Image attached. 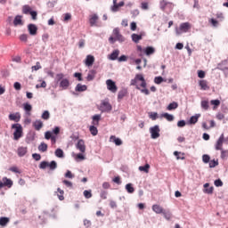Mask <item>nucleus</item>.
Listing matches in <instances>:
<instances>
[{
  "instance_id": "obj_1",
  "label": "nucleus",
  "mask_w": 228,
  "mask_h": 228,
  "mask_svg": "<svg viewBox=\"0 0 228 228\" xmlns=\"http://www.w3.org/2000/svg\"><path fill=\"white\" fill-rule=\"evenodd\" d=\"M55 83L56 85H59L60 88L62 90H67L69 86H70V81L68 78H65L63 73H58L55 76Z\"/></svg>"
},
{
  "instance_id": "obj_2",
  "label": "nucleus",
  "mask_w": 228,
  "mask_h": 228,
  "mask_svg": "<svg viewBox=\"0 0 228 228\" xmlns=\"http://www.w3.org/2000/svg\"><path fill=\"white\" fill-rule=\"evenodd\" d=\"M112 35L113 37L109 38L110 44H115V42L122 44V42H126V38L120 34V29H118V28L113 29Z\"/></svg>"
},
{
  "instance_id": "obj_3",
  "label": "nucleus",
  "mask_w": 228,
  "mask_h": 228,
  "mask_svg": "<svg viewBox=\"0 0 228 228\" xmlns=\"http://www.w3.org/2000/svg\"><path fill=\"white\" fill-rule=\"evenodd\" d=\"M39 168H41V170H45V168H49V170H56V168H58V163L54 160H52L51 162L42 161L39 165Z\"/></svg>"
},
{
  "instance_id": "obj_4",
  "label": "nucleus",
  "mask_w": 228,
  "mask_h": 228,
  "mask_svg": "<svg viewBox=\"0 0 228 228\" xmlns=\"http://www.w3.org/2000/svg\"><path fill=\"white\" fill-rule=\"evenodd\" d=\"M191 29V25L189 22H183L180 25L179 28H175V33L177 36L183 35V33H188Z\"/></svg>"
},
{
  "instance_id": "obj_5",
  "label": "nucleus",
  "mask_w": 228,
  "mask_h": 228,
  "mask_svg": "<svg viewBox=\"0 0 228 228\" xmlns=\"http://www.w3.org/2000/svg\"><path fill=\"white\" fill-rule=\"evenodd\" d=\"M12 129H15L13 133V139L19 140L22 138V126L20 124H13L12 125Z\"/></svg>"
},
{
  "instance_id": "obj_6",
  "label": "nucleus",
  "mask_w": 228,
  "mask_h": 228,
  "mask_svg": "<svg viewBox=\"0 0 228 228\" xmlns=\"http://www.w3.org/2000/svg\"><path fill=\"white\" fill-rule=\"evenodd\" d=\"M160 131H161V130L159 129V126L155 125L154 126H151V127L150 128V133H151V138H152L153 140H156V139L159 138V132H160Z\"/></svg>"
},
{
  "instance_id": "obj_7",
  "label": "nucleus",
  "mask_w": 228,
  "mask_h": 228,
  "mask_svg": "<svg viewBox=\"0 0 228 228\" xmlns=\"http://www.w3.org/2000/svg\"><path fill=\"white\" fill-rule=\"evenodd\" d=\"M107 88L110 90V92H112V94H117V91L118 90V87H117V84L111 79H108L106 81Z\"/></svg>"
},
{
  "instance_id": "obj_8",
  "label": "nucleus",
  "mask_w": 228,
  "mask_h": 228,
  "mask_svg": "<svg viewBox=\"0 0 228 228\" xmlns=\"http://www.w3.org/2000/svg\"><path fill=\"white\" fill-rule=\"evenodd\" d=\"M4 186H7V188H10L11 186H13V182H12L11 179L4 177L2 181H0V189L4 188Z\"/></svg>"
},
{
  "instance_id": "obj_9",
  "label": "nucleus",
  "mask_w": 228,
  "mask_h": 228,
  "mask_svg": "<svg viewBox=\"0 0 228 228\" xmlns=\"http://www.w3.org/2000/svg\"><path fill=\"white\" fill-rule=\"evenodd\" d=\"M28 31L29 35H31L32 37H35V35H37V32L38 31V27H37V25L33 23H30L28 25Z\"/></svg>"
},
{
  "instance_id": "obj_10",
  "label": "nucleus",
  "mask_w": 228,
  "mask_h": 228,
  "mask_svg": "<svg viewBox=\"0 0 228 228\" xmlns=\"http://www.w3.org/2000/svg\"><path fill=\"white\" fill-rule=\"evenodd\" d=\"M111 104H110V102H103L102 103V105L100 106V110L101 111H102L103 113H106L108 111H111Z\"/></svg>"
},
{
  "instance_id": "obj_11",
  "label": "nucleus",
  "mask_w": 228,
  "mask_h": 228,
  "mask_svg": "<svg viewBox=\"0 0 228 228\" xmlns=\"http://www.w3.org/2000/svg\"><path fill=\"white\" fill-rule=\"evenodd\" d=\"M76 147L80 152H86V146L85 145V141L83 139H79L77 143L76 144Z\"/></svg>"
},
{
  "instance_id": "obj_12",
  "label": "nucleus",
  "mask_w": 228,
  "mask_h": 228,
  "mask_svg": "<svg viewBox=\"0 0 228 228\" xmlns=\"http://www.w3.org/2000/svg\"><path fill=\"white\" fill-rule=\"evenodd\" d=\"M118 54H120V50L116 49L110 54L108 55V60L115 61V60H118Z\"/></svg>"
},
{
  "instance_id": "obj_13",
  "label": "nucleus",
  "mask_w": 228,
  "mask_h": 228,
  "mask_svg": "<svg viewBox=\"0 0 228 228\" xmlns=\"http://www.w3.org/2000/svg\"><path fill=\"white\" fill-rule=\"evenodd\" d=\"M136 81H142L141 86L142 88H147V82L145 81V77H143V75L142 74H137L135 76Z\"/></svg>"
},
{
  "instance_id": "obj_14",
  "label": "nucleus",
  "mask_w": 228,
  "mask_h": 228,
  "mask_svg": "<svg viewBox=\"0 0 228 228\" xmlns=\"http://www.w3.org/2000/svg\"><path fill=\"white\" fill-rule=\"evenodd\" d=\"M9 120H12L13 122H20V113L16 112L9 115Z\"/></svg>"
},
{
  "instance_id": "obj_15",
  "label": "nucleus",
  "mask_w": 228,
  "mask_h": 228,
  "mask_svg": "<svg viewBox=\"0 0 228 228\" xmlns=\"http://www.w3.org/2000/svg\"><path fill=\"white\" fill-rule=\"evenodd\" d=\"M224 145V134H222L216 144V151H222V146Z\"/></svg>"
},
{
  "instance_id": "obj_16",
  "label": "nucleus",
  "mask_w": 228,
  "mask_h": 228,
  "mask_svg": "<svg viewBox=\"0 0 228 228\" xmlns=\"http://www.w3.org/2000/svg\"><path fill=\"white\" fill-rule=\"evenodd\" d=\"M124 1H121L118 4H117V0H113V6L111 8L112 12H118V9L121 8V6H124Z\"/></svg>"
},
{
  "instance_id": "obj_17",
  "label": "nucleus",
  "mask_w": 228,
  "mask_h": 228,
  "mask_svg": "<svg viewBox=\"0 0 228 228\" xmlns=\"http://www.w3.org/2000/svg\"><path fill=\"white\" fill-rule=\"evenodd\" d=\"M110 142H112V143H115V145H117V146H120L123 143L122 139H120L115 135H111L110 137Z\"/></svg>"
},
{
  "instance_id": "obj_18",
  "label": "nucleus",
  "mask_w": 228,
  "mask_h": 228,
  "mask_svg": "<svg viewBox=\"0 0 228 228\" xmlns=\"http://www.w3.org/2000/svg\"><path fill=\"white\" fill-rule=\"evenodd\" d=\"M152 211H154V213H156L157 215H161L165 210L163 209V207L155 204L152 206Z\"/></svg>"
},
{
  "instance_id": "obj_19",
  "label": "nucleus",
  "mask_w": 228,
  "mask_h": 228,
  "mask_svg": "<svg viewBox=\"0 0 228 228\" xmlns=\"http://www.w3.org/2000/svg\"><path fill=\"white\" fill-rule=\"evenodd\" d=\"M94 61H95V57L94 55H87L86 59V65L87 67H92L94 65Z\"/></svg>"
},
{
  "instance_id": "obj_20",
  "label": "nucleus",
  "mask_w": 228,
  "mask_h": 228,
  "mask_svg": "<svg viewBox=\"0 0 228 228\" xmlns=\"http://www.w3.org/2000/svg\"><path fill=\"white\" fill-rule=\"evenodd\" d=\"M167 6H172V3L167 2V0H161L159 3L160 10H162V12H165Z\"/></svg>"
},
{
  "instance_id": "obj_21",
  "label": "nucleus",
  "mask_w": 228,
  "mask_h": 228,
  "mask_svg": "<svg viewBox=\"0 0 228 228\" xmlns=\"http://www.w3.org/2000/svg\"><path fill=\"white\" fill-rule=\"evenodd\" d=\"M199 118H200V114H196L194 116H191L188 121V124L195 125L197 124V122H199Z\"/></svg>"
},
{
  "instance_id": "obj_22",
  "label": "nucleus",
  "mask_w": 228,
  "mask_h": 228,
  "mask_svg": "<svg viewBox=\"0 0 228 228\" xmlns=\"http://www.w3.org/2000/svg\"><path fill=\"white\" fill-rule=\"evenodd\" d=\"M215 188L213 186L209 187V183L204 184V193H208V195H212Z\"/></svg>"
},
{
  "instance_id": "obj_23",
  "label": "nucleus",
  "mask_w": 228,
  "mask_h": 228,
  "mask_svg": "<svg viewBox=\"0 0 228 228\" xmlns=\"http://www.w3.org/2000/svg\"><path fill=\"white\" fill-rule=\"evenodd\" d=\"M33 126L36 129V131H40V129L44 127V123L42 122V120H36L33 123Z\"/></svg>"
},
{
  "instance_id": "obj_24",
  "label": "nucleus",
  "mask_w": 228,
  "mask_h": 228,
  "mask_svg": "<svg viewBox=\"0 0 228 228\" xmlns=\"http://www.w3.org/2000/svg\"><path fill=\"white\" fill-rule=\"evenodd\" d=\"M143 53H145L146 56H151V54H154L156 53V49L152 46H147L144 50Z\"/></svg>"
},
{
  "instance_id": "obj_25",
  "label": "nucleus",
  "mask_w": 228,
  "mask_h": 228,
  "mask_svg": "<svg viewBox=\"0 0 228 228\" xmlns=\"http://www.w3.org/2000/svg\"><path fill=\"white\" fill-rule=\"evenodd\" d=\"M125 95H127V89L123 88L118 94V101H122V99H124Z\"/></svg>"
},
{
  "instance_id": "obj_26",
  "label": "nucleus",
  "mask_w": 228,
  "mask_h": 228,
  "mask_svg": "<svg viewBox=\"0 0 228 228\" xmlns=\"http://www.w3.org/2000/svg\"><path fill=\"white\" fill-rule=\"evenodd\" d=\"M97 20H99V16H97V14H94L93 16H91L89 20L90 26H96Z\"/></svg>"
},
{
  "instance_id": "obj_27",
  "label": "nucleus",
  "mask_w": 228,
  "mask_h": 228,
  "mask_svg": "<svg viewBox=\"0 0 228 228\" xmlns=\"http://www.w3.org/2000/svg\"><path fill=\"white\" fill-rule=\"evenodd\" d=\"M95 74H97V71H95V69L90 70L86 77L87 81H94V79H95Z\"/></svg>"
},
{
  "instance_id": "obj_28",
  "label": "nucleus",
  "mask_w": 228,
  "mask_h": 228,
  "mask_svg": "<svg viewBox=\"0 0 228 228\" xmlns=\"http://www.w3.org/2000/svg\"><path fill=\"white\" fill-rule=\"evenodd\" d=\"M87 89L88 87L86 86V85H81V84H77V86L75 87L76 92H86Z\"/></svg>"
},
{
  "instance_id": "obj_29",
  "label": "nucleus",
  "mask_w": 228,
  "mask_h": 228,
  "mask_svg": "<svg viewBox=\"0 0 228 228\" xmlns=\"http://www.w3.org/2000/svg\"><path fill=\"white\" fill-rule=\"evenodd\" d=\"M22 16L20 15H17L15 18H14V20H13V25L14 26H22Z\"/></svg>"
},
{
  "instance_id": "obj_30",
  "label": "nucleus",
  "mask_w": 228,
  "mask_h": 228,
  "mask_svg": "<svg viewBox=\"0 0 228 228\" xmlns=\"http://www.w3.org/2000/svg\"><path fill=\"white\" fill-rule=\"evenodd\" d=\"M23 108H24V110L26 111V114L28 115L29 117V115H31V110H33V107L31 106V104L24 103Z\"/></svg>"
},
{
  "instance_id": "obj_31",
  "label": "nucleus",
  "mask_w": 228,
  "mask_h": 228,
  "mask_svg": "<svg viewBox=\"0 0 228 228\" xmlns=\"http://www.w3.org/2000/svg\"><path fill=\"white\" fill-rule=\"evenodd\" d=\"M28 152V148L26 147H20L18 149V156L22 158V156H26V153Z\"/></svg>"
},
{
  "instance_id": "obj_32",
  "label": "nucleus",
  "mask_w": 228,
  "mask_h": 228,
  "mask_svg": "<svg viewBox=\"0 0 228 228\" xmlns=\"http://www.w3.org/2000/svg\"><path fill=\"white\" fill-rule=\"evenodd\" d=\"M161 117L163 118H167L168 122H174L175 118H174V115H172V114L165 112V113L161 114Z\"/></svg>"
},
{
  "instance_id": "obj_33",
  "label": "nucleus",
  "mask_w": 228,
  "mask_h": 228,
  "mask_svg": "<svg viewBox=\"0 0 228 228\" xmlns=\"http://www.w3.org/2000/svg\"><path fill=\"white\" fill-rule=\"evenodd\" d=\"M200 86L201 90H209V86H208L207 80H200Z\"/></svg>"
},
{
  "instance_id": "obj_34",
  "label": "nucleus",
  "mask_w": 228,
  "mask_h": 228,
  "mask_svg": "<svg viewBox=\"0 0 228 228\" xmlns=\"http://www.w3.org/2000/svg\"><path fill=\"white\" fill-rule=\"evenodd\" d=\"M178 107H179V104L175 102H173L168 104L167 110H168V111H172V110H177Z\"/></svg>"
},
{
  "instance_id": "obj_35",
  "label": "nucleus",
  "mask_w": 228,
  "mask_h": 228,
  "mask_svg": "<svg viewBox=\"0 0 228 228\" xmlns=\"http://www.w3.org/2000/svg\"><path fill=\"white\" fill-rule=\"evenodd\" d=\"M89 131L91 133V134H93V136H97L99 130H97V127L95 126V125H93L89 127Z\"/></svg>"
},
{
  "instance_id": "obj_36",
  "label": "nucleus",
  "mask_w": 228,
  "mask_h": 228,
  "mask_svg": "<svg viewBox=\"0 0 228 228\" xmlns=\"http://www.w3.org/2000/svg\"><path fill=\"white\" fill-rule=\"evenodd\" d=\"M9 223H10V218H8V217H0V225L2 227H4Z\"/></svg>"
},
{
  "instance_id": "obj_37",
  "label": "nucleus",
  "mask_w": 228,
  "mask_h": 228,
  "mask_svg": "<svg viewBox=\"0 0 228 228\" xmlns=\"http://www.w3.org/2000/svg\"><path fill=\"white\" fill-rule=\"evenodd\" d=\"M31 12L33 11L31 10V7L29 5H23L22 13H24L25 15H28V13H31Z\"/></svg>"
},
{
  "instance_id": "obj_38",
  "label": "nucleus",
  "mask_w": 228,
  "mask_h": 228,
  "mask_svg": "<svg viewBox=\"0 0 228 228\" xmlns=\"http://www.w3.org/2000/svg\"><path fill=\"white\" fill-rule=\"evenodd\" d=\"M38 151H40V152H47V143L41 142L38 146Z\"/></svg>"
},
{
  "instance_id": "obj_39",
  "label": "nucleus",
  "mask_w": 228,
  "mask_h": 228,
  "mask_svg": "<svg viewBox=\"0 0 228 228\" xmlns=\"http://www.w3.org/2000/svg\"><path fill=\"white\" fill-rule=\"evenodd\" d=\"M132 40H133V42H134L135 44H138V42H140V40H142V35L132 34Z\"/></svg>"
},
{
  "instance_id": "obj_40",
  "label": "nucleus",
  "mask_w": 228,
  "mask_h": 228,
  "mask_svg": "<svg viewBox=\"0 0 228 228\" xmlns=\"http://www.w3.org/2000/svg\"><path fill=\"white\" fill-rule=\"evenodd\" d=\"M99 120H101V115L96 114L93 116V126H98Z\"/></svg>"
},
{
  "instance_id": "obj_41",
  "label": "nucleus",
  "mask_w": 228,
  "mask_h": 228,
  "mask_svg": "<svg viewBox=\"0 0 228 228\" xmlns=\"http://www.w3.org/2000/svg\"><path fill=\"white\" fill-rule=\"evenodd\" d=\"M56 193L59 200H65V197L63 196V193H64L63 190H61L60 188H58Z\"/></svg>"
},
{
  "instance_id": "obj_42",
  "label": "nucleus",
  "mask_w": 228,
  "mask_h": 228,
  "mask_svg": "<svg viewBox=\"0 0 228 228\" xmlns=\"http://www.w3.org/2000/svg\"><path fill=\"white\" fill-rule=\"evenodd\" d=\"M41 118H43V120H49V118H51V113H49V110H45L41 116Z\"/></svg>"
},
{
  "instance_id": "obj_43",
  "label": "nucleus",
  "mask_w": 228,
  "mask_h": 228,
  "mask_svg": "<svg viewBox=\"0 0 228 228\" xmlns=\"http://www.w3.org/2000/svg\"><path fill=\"white\" fill-rule=\"evenodd\" d=\"M55 156L56 158H65V155L63 153V150L58 148L56 151H55Z\"/></svg>"
},
{
  "instance_id": "obj_44",
  "label": "nucleus",
  "mask_w": 228,
  "mask_h": 228,
  "mask_svg": "<svg viewBox=\"0 0 228 228\" xmlns=\"http://www.w3.org/2000/svg\"><path fill=\"white\" fill-rule=\"evenodd\" d=\"M126 190L127 193H134V187H133V183H127L126 185Z\"/></svg>"
},
{
  "instance_id": "obj_45",
  "label": "nucleus",
  "mask_w": 228,
  "mask_h": 228,
  "mask_svg": "<svg viewBox=\"0 0 228 228\" xmlns=\"http://www.w3.org/2000/svg\"><path fill=\"white\" fill-rule=\"evenodd\" d=\"M162 215L164 218H166V220H171L172 218V213H170V211L164 210V212H162Z\"/></svg>"
},
{
  "instance_id": "obj_46",
  "label": "nucleus",
  "mask_w": 228,
  "mask_h": 228,
  "mask_svg": "<svg viewBox=\"0 0 228 228\" xmlns=\"http://www.w3.org/2000/svg\"><path fill=\"white\" fill-rule=\"evenodd\" d=\"M149 168H151V165L145 164V166L139 167V170L141 172H149Z\"/></svg>"
},
{
  "instance_id": "obj_47",
  "label": "nucleus",
  "mask_w": 228,
  "mask_h": 228,
  "mask_svg": "<svg viewBox=\"0 0 228 228\" xmlns=\"http://www.w3.org/2000/svg\"><path fill=\"white\" fill-rule=\"evenodd\" d=\"M221 158L222 159H225L228 158V150H221Z\"/></svg>"
},
{
  "instance_id": "obj_48",
  "label": "nucleus",
  "mask_w": 228,
  "mask_h": 228,
  "mask_svg": "<svg viewBox=\"0 0 228 228\" xmlns=\"http://www.w3.org/2000/svg\"><path fill=\"white\" fill-rule=\"evenodd\" d=\"M202 161L203 163H209L211 161V157H209L208 154H204L202 156Z\"/></svg>"
},
{
  "instance_id": "obj_49",
  "label": "nucleus",
  "mask_w": 228,
  "mask_h": 228,
  "mask_svg": "<svg viewBox=\"0 0 228 228\" xmlns=\"http://www.w3.org/2000/svg\"><path fill=\"white\" fill-rule=\"evenodd\" d=\"M163 81H165L163 79V77H156L154 78V83H156V85H161L163 83Z\"/></svg>"
},
{
  "instance_id": "obj_50",
  "label": "nucleus",
  "mask_w": 228,
  "mask_h": 228,
  "mask_svg": "<svg viewBox=\"0 0 228 228\" xmlns=\"http://www.w3.org/2000/svg\"><path fill=\"white\" fill-rule=\"evenodd\" d=\"M208 163H209L210 168H215V167H218V160L213 159V160H210V162Z\"/></svg>"
},
{
  "instance_id": "obj_51",
  "label": "nucleus",
  "mask_w": 228,
  "mask_h": 228,
  "mask_svg": "<svg viewBox=\"0 0 228 228\" xmlns=\"http://www.w3.org/2000/svg\"><path fill=\"white\" fill-rule=\"evenodd\" d=\"M201 108H203V110H208L209 109V102L208 101H202L201 102Z\"/></svg>"
},
{
  "instance_id": "obj_52",
  "label": "nucleus",
  "mask_w": 228,
  "mask_h": 228,
  "mask_svg": "<svg viewBox=\"0 0 228 228\" xmlns=\"http://www.w3.org/2000/svg\"><path fill=\"white\" fill-rule=\"evenodd\" d=\"M84 197H86V199H92V191H84Z\"/></svg>"
},
{
  "instance_id": "obj_53",
  "label": "nucleus",
  "mask_w": 228,
  "mask_h": 228,
  "mask_svg": "<svg viewBox=\"0 0 228 228\" xmlns=\"http://www.w3.org/2000/svg\"><path fill=\"white\" fill-rule=\"evenodd\" d=\"M75 159L77 161H83V159H85V155H83V153H77Z\"/></svg>"
},
{
  "instance_id": "obj_54",
  "label": "nucleus",
  "mask_w": 228,
  "mask_h": 228,
  "mask_svg": "<svg viewBox=\"0 0 228 228\" xmlns=\"http://www.w3.org/2000/svg\"><path fill=\"white\" fill-rule=\"evenodd\" d=\"M215 186L220 188V186H224V182L221 179H217L214 182Z\"/></svg>"
},
{
  "instance_id": "obj_55",
  "label": "nucleus",
  "mask_w": 228,
  "mask_h": 228,
  "mask_svg": "<svg viewBox=\"0 0 228 228\" xmlns=\"http://www.w3.org/2000/svg\"><path fill=\"white\" fill-rule=\"evenodd\" d=\"M149 117H150V118H151V120H157L158 119V112H150Z\"/></svg>"
},
{
  "instance_id": "obj_56",
  "label": "nucleus",
  "mask_w": 228,
  "mask_h": 228,
  "mask_svg": "<svg viewBox=\"0 0 228 228\" xmlns=\"http://www.w3.org/2000/svg\"><path fill=\"white\" fill-rule=\"evenodd\" d=\"M32 158L35 161H40V159H42V156L38 153L32 154Z\"/></svg>"
},
{
  "instance_id": "obj_57",
  "label": "nucleus",
  "mask_w": 228,
  "mask_h": 228,
  "mask_svg": "<svg viewBox=\"0 0 228 228\" xmlns=\"http://www.w3.org/2000/svg\"><path fill=\"white\" fill-rule=\"evenodd\" d=\"M45 140H51L53 138V132L47 131L45 134Z\"/></svg>"
},
{
  "instance_id": "obj_58",
  "label": "nucleus",
  "mask_w": 228,
  "mask_h": 228,
  "mask_svg": "<svg viewBox=\"0 0 228 228\" xmlns=\"http://www.w3.org/2000/svg\"><path fill=\"white\" fill-rule=\"evenodd\" d=\"M74 77H77L78 81H83V75L79 72L74 73Z\"/></svg>"
},
{
  "instance_id": "obj_59",
  "label": "nucleus",
  "mask_w": 228,
  "mask_h": 228,
  "mask_svg": "<svg viewBox=\"0 0 228 228\" xmlns=\"http://www.w3.org/2000/svg\"><path fill=\"white\" fill-rule=\"evenodd\" d=\"M32 70H40L42 69V66L40 65V62H37L35 66H32Z\"/></svg>"
},
{
  "instance_id": "obj_60",
  "label": "nucleus",
  "mask_w": 228,
  "mask_h": 228,
  "mask_svg": "<svg viewBox=\"0 0 228 228\" xmlns=\"http://www.w3.org/2000/svg\"><path fill=\"white\" fill-rule=\"evenodd\" d=\"M20 40L21 42H28V34H22L21 36H20Z\"/></svg>"
},
{
  "instance_id": "obj_61",
  "label": "nucleus",
  "mask_w": 228,
  "mask_h": 228,
  "mask_svg": "<svg viewBox=\"0 0 228 228\" xmlns=\"http://www.w3.org/2000/svg\"><path fill=\"white\" fill-rule=\"evenodd\" d=\"M113 183L116 184H122V181H120V176H116L112 179Z\"/></svg>"
},
{
  "instance_id": "obj_62",
  "label": "nucleus",
  "mask_w": 228,
  "mask_h": 228,
  "mask_svg": "<svg viewBox=\"0 0 228 228\" xmlns=\"http://www.w3.org/2000/svg\"><path fill=\"white\" fill-rule=\"evenodd\" d=\"M54 4H56V0H52L47 3L48 8H54Z\"/></svg>"
},
{
  "instance_id": "obj_63",
  "label": "nucleus",
  "mask_w": 228,
  "mask_h": 228,
  "mask_svg": "<svg viewBox=\"0 0 228 228\" xmlns=\"http://www.w3.org/2000/svg\"><path fill=\"white\" fill-rule=\"evenodd\" d=\"M29 14L31 15L33 20H37V15H38V13L37 12V11H32V12H30Z\"/></svg>"
},
{
  "instance_id": "obj_64",
  "label": "nucleus",
  "mask_w": 228,
  "mask_h": 228,
  "mask_svg": "<svg viewBox=\"0 0 228 228\" xmlns=\"http://www.w3.org/2000/svg\"><path fill=\"white\" fill-rule=\"evenodd\" d=\"M13 87L16 89V90H20V88H22V86L20 85V83H19V82H15L14 84H13Z\"/></svg>"
}]
</instances>
